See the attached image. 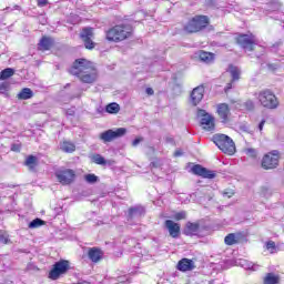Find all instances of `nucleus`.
Masks as SVG:
<instances>
[{"label": "nucleus", "instance_id": "obj_19", "mask_svg": "<svg viewBox=\"0 0 284 284\" xmlns=\"http://www.w3.org/2000/svg\"><path fill=\"white\" fill-rule=\"evenodd\" d=\"M196 265H194V261L190 258H182L178 263V270L180 272H192V270H195Z\"/></svg>", "mask_w": 284, "mask_h": 284}, {"label": "nucleus", "instance_id": "obj_5", "mask_svg": "<svg viewBox=\"0 0 284 284\" xmlns=\"http://www.w3.org/2000/svg\"><path fill=\"white\" fill-rule=\"evenodd\" d=\"M235 43H237L243 50L254 52L256 50V45H258V40L254 33H240L235 38Z\"/></svg>", "mask_w": 284, "mask_h": 284}, {"label": "nucleus", "instance_id": "obj_51", "mask_svg": "<svg viewBox=\"0 0 284 284\" xmlns=\"http://www.w3.org/2000/svg\"><path fill=\"white\" fill-rule=\"evenodd\" d=\"M118 281H119V283H125V277H123V276L118 277Z\"/></svg>", "mask_w": 284, "mask_h": 284}, {"label": "nucleus", "instance_id": "obj_22", "mask_svg": "<svg viewBox=\"0 0 284 284\" xmlns=\"http://www.w3.org/2000/svg\"><path fill=\"white\" fill-rule=\"evenodd\" d=\"M231 74L232 83H236V81H241V69L234 64H229V70Z\"/></svg>", "mask_w": 284, "mask_h": 284}, {"label": "nucleus", "instance_id": "obj_21", "mask_svg": "<svg viewBox=\"0 0 284 284\" xmlns=\"http://www.w3.org/2000/svg\"><path fill=\"white\" fill-rule=\"evenodd\" d=\"M88 257L92 263H99L103 258V251L97 247L89 248Z\"/></svg>", "mask_w": 284, "mask_h": 284}, {"label": "nucleus", "instance_id": "obj_46", "mask_svg": "<svg viewBox=\"0 0 284 284\" xmlns=\"http://www.w3.org/2000/svg\"><path fill=\"white\" fill-rule=\"evenodd\" d=\"M214 6H216V3H214V0H206L207 8H214Z\"/></svg>", "mask_w": 284, "mask_h": 284}, {"label": "nucleus", "instance_id": "obj_24", "mask_svg": "<svg viewBox=\"0 0 284 284\" xmlns=\"http://www.w3.org/2000/svg\"><path fill=\"white\" fill-rule=\"evenodd\" d=\"M145 214V207L138 205L129 209V217L134 219V216H143Z\"/></svg>", "mask_w": 284, "mask_h": 284}, {"label": "nucleus", "instance_id": "obj_32", "mask_svg": "<svg viewBox=\"0 0 284 284\" xmlns=\"http://www.w3.org/2000/svg\"><path fill=\"white\" fill-rule=\"evenodd\" d=\"M41 225H45V222L39 217L29 223L30 230H37V227H41Z\"/></svg>", "mask_w": 284, "mask_h": 284}, {"label": "nucleus", "instance_id": "obj_18", "mask_svg": "<svg viewBox=\"0 0 284 284\" xmlns=\"http://www.w3.org/2000/svg\"><path fill=\"white\" fill-rule=\"evenodd\" d=\"M201 224H199L197 222H186L185 227L183 230V234H185V236H196V234H199Z\"/></svg>", "mask_w": 284, "mask_h": 284}, {"label": "nucleus", "instance_id": "obj_27", "mask_svg": "<svg viewBox=\"0 0 284 284\" xmlns=\"http://www.w3.org/2000/svg\"><path fill=\"white\" fill-rule=\"evenodd\" d=\"M32 97H33V93H32V89L30 88L22 89L18 94V99H21L22 101H28V99H32Z\"/></svg>", "mask_w": 284, "mask_h": 284}, {"label": "nucleus", "instance_id": "obj_6", "mask_svg": "<svg viewBox=\"0 0 284 284\" xmlns=\"http://www.w3.org/2000/svg\"><path fill=\"white\" fill-rule=\"evenodd\" d=\"M257 99L263 108H276L280 105L278 98L270 89L261 91Z\"/></svg>", "mask_w": 284, "mask_h": 284}, {"label": "nucleus", "instance_id": "obj_3", "mask_svg": "<svg viewBox=\"0 0 284 284\" xmlns=\"http://www.w3.org/2000/svg\"><path fill=\"white\" fill-rule=\"evenodd\" d=\"M211 20L209 16L195 14L185 22L182 30L184 34H199L205 32L210 28Z\"/></svg>", "mask_w": 284, "mask_h": 284}, {"label": "nucleus", "instance_id": "obj_36", "mask_svg": "<svg viewBox=\"0 0 284 284\" xmlns=\"http://www.w3.org/2000/svg\"><path fill=\"white\" fill-rule=\"evenodd\" d=\"M245 154L250 156V159H256V156H258V151H256V149H245Z\"/></svg>", "mask_w": 284, "mask_h": 284}, {"label": "nucleus", "instance_id": "obj_23", "mask_svg": "<svg viewBox=\"0 0 284 284\" xmlns=\"http://www.w3.org/2000/svg\"><path fill=\"white\" fill-rule=\"evenodd\" d=\"M199 59L200 61H202L203 63H213L215 55L212 52H207V51H200L199 53Z\"/></svg>", "mask_w": 284, "mask_h": 284}, {"label": "nucleus", "instance_id": "obj_7", "mask_svg": "<svg viewBox=\"0 0 284 284\" xmlns=\"http://www.w3.org/2000/svg\"><path fill=\"white\" fill-rule=\"evenodd\" d=\"M69 271L70 262L67 260H61L54 263L52 270L49 273V278H51V281H58L60 276H63V274H68Z\"/></svg>", "mask_w": 284, "mask_h": 284}, {"label": "nucleus", "instance_id": "obj_16", "mask_svg": "<svg viewBox=\"0 0 284 284\" xmlns=\"http://www.w3.org/2000/svg\"><path fill=\"white\" fill-rule=\"evenodd\" d=\"M191 172L196 176H202L203 179H215L216 176V173H214V171H210L206 168H203L201 164L193 165Z\"/></svg>", "mask_w": 284, "mask_h": 284}, {"label": "nucleus", "instance_id": "obj_41", "mask_svg": "<svg viewBox=\"0 0 284 284\" xmlns=\"http://www.w3.org/2000/svg\"><path fill=\"white\" fill-rule=\"evenodd\" d=\"M233 194H234L233 190H226L223 192V196H226L227 199H232Z\"/></svg>", "mask_w": 284, "mask_h": 284}, {"label": "nucleus", "instance_id": "obj_47", "mask_svg": "<svg viewBox=\"0 0 284 284\" xmlns=\"http://www.w3.org/2000/svg\"><path fill=\"white\" fill-rule=\"evenodd\" d=\"M145 92H146V94H148L149 97H152V95L154 94V89H152V88H146Z\"/></svg>", "mask_w": 284, "mask_h": 284}, {"label": "nucleus", "instance_id": "obj_8", "mask_svg": "<svg viewBox=\"0 0 284 284\" xmlns=\"http://www.w3.org/2000/svg\"><path fill=\"white\" fill-rule=\"evenodd\" d=\"M197 119H200L201 128H203L206 132H212L214 131V128H216L214 116L203 109L197 110Z\"/></svg>", "mask_w": 284, "mask_h": 284}, {"label": "nucleus", "instance_id": "obj_31", "mask_svg": "<svg viewBox=\"0 0 284 284\" xmlns=\"http://www.w3.org/2000/svg\"><path fill=\"white\" fill-rule=\"evenodd\" d=\"M92 161L93 163H97V165H106L108 161H105V158H103V155L101 154H94L92 156Z\"/></svg>", "mask_w": 284, "mask_h": 284}, {"label": "nucleus", "instance_id": "obj_53", "mask_svg": "<svg viewBox=\"0 0 284 284\" xmlns=\"http://www.w3.org/2000/svg\"><path fill=\"white\" fill-rule=\"evenodd\" d=\"M151 165H152L153 168H158V166H159V163H158V162H152Z\"/></svg>", "mask_w": 284, "mask_h": 284}, {"label": "nucleus", "instance_id": "obj_43", "mask_svg": "<svg viewBox=\"0 0 284 284\" xmlns=\"http://www.w3.org/2000/svg\"><path fill=\"white\" fill-rule=\"evenodd\" d=\"M38 8H44V6H48V0H37Z\"/></svg>", "mask_w": 284, "mask_h": 284}, {"label": "nucleus", "instance_id": "obj_30", "mask_svg": "<svg viewBox=\"0 0 284 284\" xmlns=\"http://www.w3.org/2000/svg\"><path fill=\"white\" fill-rule=\"evenodd\" d=\"M24 165H27V168H30V170H34V168H37V156L29 155L24 162Z\"/></svg>", "mask_w": 284, "mask_h": 284}, {"label": "nucleus", "instance_id": "obj_39", "mask_svg": "<svg viewBox=\"0 0 284 284\" xmlns=\"http://www.w3.org/2000/svg\"><path fill=\"white\" fill-rule=\"evenodd\" d=\"M8 90H10V83H8V82L0 83L1 94H6V92H8Z\"/></svg>", "mask_w": 284, "mask_h": 284}, {"label": "nucleus", "instance_id": "obj_13", "mask_svg": "<svg viewBox=\"0 0 284 284\" xmlns=\"http://www.w3.org/2000/svg\"><path fill=\"white\" fill-rule=\"evenodd\" d=\"M217 116L221 121V123H232L234 119H236V115L239 114L236 112L235 108H217Z\"/></svg>", "mask_w": 284, "mask_h": 284}, {"label": "nucleus", "instance_id": "obj_44", "mask_svg": "<svg viewBox=\"0 0 284 284\" xmlns=\"http://www.w3.org/2000/svg\"><path fill=\"white\" fill-rule=\"evenodd\" d=\"M64 113L67 114V116H74V110L73 109H67L64 111Z\"/></svg>", "mask_w": 284, "mask_h": 284}, {"label": "nucleus", "instance_id": "obj_9", "mask_svg": "<svg viewBox=\"0 0 284 284\" xmlns=\"http://www.w3.org/2000/svg\"><path fill=\"white\" fill-rule=\"evenodd\" d=\"M126 132L128 130L125 128H119L115 130L109 129L100 133L99 139L104 143H112V141L121 139V136H125Z\"/></svg>", "mask_w": 284, "mask_h": 284}, {"label": "nucleus", "instance_id": "obj_37", "mask_svg": "<svg viewBox=\"0 0 284 284\" xmlns=\"http://www.w3.org/2000/svg\"><path fill=\"white\" fill-rule=\"evenodd\" d=\"M266 250H268L271 254H274V252H276V243L274 241H268L266 243Z\"/></svg>", "mask_w": 284, "mask_h": 284}, {"label": "nucleus", "instance_id": "obj_12", "mask_svg": "<svg viewBox=\"0 0 284 284\" xmlns=\"http://www.w3.org/2000/svg\"><path fill=\"white\" fill-rule=\"evenodd\" d=\"M55 176L62 185H70L77 179V173L72 169H63L57 171Z\"/></svg>", "mask_w": 284, "mask_h": 284}, {"label": "nucleus", "instance_id": "obj_38", "mask_svg": "<svg viewBox=\"0 0 284 284\" xmlns=\"http://www.w3.org/2000/svg\"><path fill=\"white\" fill-rule=\"evenodd\" d=\"M187 217V213L185 211H181L179 213H175L174 219L175 221H183Z\"/></svg>", "mask_w": 284, "mask_h": 284}, {"label": "nucleus", "instance_id": "obj_52", "mask_svg": "<svg viewBox=\"0 0 284 284\" xmlns=\"http://www.w3.org/2000/svg\"><path fill=\"white\" fill-rule=\"evenodd\" d=\"M166 141H168V143H174V139H172V138H168Z\"/></svg>", "mask_w": 284, "mask_h": 284}, {"label": "nucleus", "instance_id": "obj_15", "mask_svg": "<svg viewBox=\"0 0 284 284\" xmlns=\"http://www.w3.org/2000/svg\"><path fill=\"white\" fill-rule=\"evenodd\" d=\"M54 45L55 42L52 37L42 36L37 44V49L39 52H50Z\"/></svg>", "mask_w": 284, "mask_h": 284}, {"label": "nucleus", "instance_id": "obj_48", "mask_svg": "<svg viewBox=\"0 0 284 284\" xmlns=\"http://www.w3.org/2000/svg\"><path fill=\"white\" fill-rule=\"evenodd\" d=\"M105 108H119V103L111 102V103L106 104Z\"/></svg>", "mask_w": 284, "mask_h": 284}, {"label": "nucleus", "instance_id": "obj_26", "mask_svg": "<svg viewBox=\"0 0 284 284\" xmlns=\"http://www.w3.org/2000/svg\"><path fill=\"white\" fill-rule=\"evenodd\" d=\"M60 150H62V152L72 153L77 150V145L70 141H64L60 144Z\"/></svg>", "mask_w": 284, "mask_h": 284}, {"label": "nucleus", "instance_id": "obj_42", "mask_svg": "<svg viewBox=\"0 0 284 284\" xmlns=\"http://www.w3.org/2000/svg\"><path fill=\"white\" fill-rule=\"evenodd\" d=\"M11 151L12 152H21V144H12Z\"/></svg>", "mask_w": 284, "mask_h": 284}, {"label": "nucleus", "instance_id": "obj_14", "mask_svg": "<svg viewBox=\"0 0 284 284\" xmlns=\"http://www.w3.org/2000/svg\"><path fill=\"white\" fill-rule=\"evenodd\" d=\"M205 97V84H200L195 87L190 94V103L191 105H199L201 101H203V98Z\"/></svg>", "mask_w": 284, "mask_h": 284}, {"label": "nucleus", "instance_id": "obj_33", "mask_svg": "<svg viewBox=\"0 0 284 284\" xmlns=\"http://www.w3.org/2000/svg\"><path fill=\"white\" fill-rule=\"evenodd\" d=\"M240 265H242V267H244L245 270H253V272H256L258 270V265H252L245 260H241Z\"/></svg>", "mask_w": 284, "mask_h": 284}, {"label": "nucleus", "instance_id": "obj_29", "mask_svg": "<svg viewBox=\"0 0 284 284\" xmlns=\"http://www.w3.org/2000/svg\"><path fill=\"white\" fill-rule=\"evenodd\" d=\"M10 77H14V69L12 68L3 69L0 72V81H6V79H10Z\"/></svg>", "mask_w": 284, "mask_h": 284}, {"label": "nucleus", "instance_id": "obj_40", "mask_svg": "<svg viewBox=\"0 0 284 284\" xmlns=\"http://www.w3.org/2000/svg\"><path fill=\"white\" fill-rule=\"evenodd\" d=\"M233 85H234V82H232V80H231V81L225 85V88H224L225 94H227V92H230V90H232Z\"/></svg>", "mask_w": 284, "mask_h": 284}, {"label": "nucleus", "instance_id": "obj_25", "mask_svg": "<svg viewBox=\"0 0 284 284\" xmlns=\"http://www.w3.org/2000/svg\"><path fill=\"white\" fill-rule=\"evenodd\" d=\"M239 239H241V234L239 233H230L224 237L225 245H236L239 243Z\"/></svg>", "mask_w": 284, "mask_h": 284}, {"label": "nucleus", "instance_id": "obj_2", "mask_svg": "<svg viewBox=\"0 0 284 284\" xmlns=\"http://www.w3.org/2000/svg\"><path fill=\"white\" fill-rule=\"evenodd\" d=\"M105 40L109 43H123L134 37V27L129 23H120L110 27L104 31Z\"/></svg>", "mask_w": 284, "mask_h": 284}, {"label": "nucleus", "instance_id": "obj_28", "mask_svg": "<svg viewBox=\"0 0 284 284\" xmlns=\"http://www.w3.org/2000/svg\"><path fill=\"white\" fill-rule=\"evenodd\" d=\"M281 277L274 273H267L264 277V284H278Z\"/></svg>", "mask_w": 284, "mask_h": 284}, {"label": "nucleus", "instance_id": "obj_11", "mask_svg": "<svg viewBox=\"0 0 284 284\" xmlns=\"http://www.w3.org/2000/svg\"><path fill=\"white\" fill-rule=\"evenodd\" d=\"M278 151L274 150L267 154H265L262 159V168L264 170H274L278 168Z\"/></svg>", "mask_w": 284, "mask_h": 284}, {"label": "nucleus", "instance_id": "obj_54", "mask_svg": "<svg viewBox=\"0 0 284 284\" xmlns=\"http://www.w3.org/2000/svg\"><path fill=\"white\" fill-rule=\"evenodd\" d=\"M219 108H229L227 104H220Z\"/></svg>", "mask_w": 284, "mask_h": 284}, {"label": "nucleus", "instance_id": "obj_10", "mask_svg": "<svg viewBox=\"0 0 284 284\" xmlns=\"http://www.w3.org/2000/svg\"><path fill=\"white\" fill-rule=\"evenodd\" d=\"M80 39L84 43V48L87 50H94L97 48V43L94 42V28L85 27L80 32Z\"/></svg>", "mask_w": 284, "mask_h": 284}, {"label": "nucleus", "instance_id": "obj_35", "mask_svg": "<svg viewBox=\"0 0 284 284\" xmlns=\"http://www.w3.org/2000/svg\"><path fill=\"white\" fill-rule=\"evenodd\" d=\"M0 243H3V245H8V243H10V237L8 235V232L0 231Z\"/></svg>", "mask_w": 284, "mask_h": 284}, {"label": "nucleus", "instance_id": "obj_55", "mask_svg": "<svg viewBox=\"0 0 284 284\" xmlns=\"http://www.w3.org/2000/svg\"><path fill=\"white\" fill-rule=\"evenodd\" d=\"M268 68L271 69V70H274L275 68H274V64H268Z\"/></svg>", "mask_w": 284, "mask_h": 284}, {"label": "nucleus", "instance_id": "obj_34", "mask_svg": "<svg viewBox=\"0 0 284 284\" xmlns=\"http://www.w3.org/2000/svg\"><path fill=\"white\" fill-rule=\"evenodd\" d=\"M84 181H87V183L94 184L99 182V176L95 174H87L84 176Z\"/></svg>", "mask_w": 284, "mask_h": 284}, {"label": "nucleus", "instance_id": "obj_4", "mask_svg": "<svg viewBox=\"0 0 284 284\" xmlns=\"http://www.w3.org/2000/svg\"><path fill=\"white\" fill-rule=\"evenodd\" d=\"M213 142L219 150L224 152V154L232 156V154L236 152V144H234V140L225 134H215L213 136Z\"/></svg>", "mask_w": 284, "mask_h": 284}, {"label": "nucleus", "instance_id": "obj_1", "mask_svg": "<svg viewBox=\"0 0 284 284\" xmlns=\"http://www.w3.org/2000/svg\"><path fill=\"white\" fill-rule=\"evenodd\" d=\"M68 72L87 85H93L95 81H99V69H97L94 62L85 58L75 59Z\"/></svg>", "mask_w": 284, "mask_h": 284}, {"label": "nucleus", "instance_id": "obj_50", "mask_svg": "<svg viewBox=\"0 0 284 284\" xmlns=\"http://www.w3.org/2000/svg\"><path fill=\"white\" fill-rule=\"evenodd\" d=\"M174 156H183V152L180 150L175 151Z\"/></svg>", "mask_w": 284, "mask_h": 284}, {"label": "nucleus", "instance_id": "obj_45", "mask_svg": "<svg viewBox=\"0 0 284 284\" xmlns=\"http://www.w3.org/2000/svg\"><path fill=\"white\" fill-rule=\"evenodd\" d=\"M141 141H143V138H138V139L133 140V142H132L133 148H136V145H139V143H141Z\"/></svg>", "mask_w": 284, "mask_h": 284}, {"label": "nucleus", "instance_id": "obj_17", "mask_svg": "<svg viewBox=\"0 0 284 284\" xmlns=\"http://www.w3.org/2000/svg\"><path fill=\"white\" fill-rule=\"evenodd\" d=\"M164 225L172 239H179L181 236V224L172 221V220H166L164 222Z\"/></svg>", "mask_w": 284, "mask_h": 284}, {"label": "nucleus", "instance_id": "obj_49", "mask_svg": "<svg viewBox=\"0 0 284 284\" xmlns=\"http://www.w3.org/2000/svg\"><path fill=\"white\" fill-rule=\"evenodd\" d=\"M265 125V120H262L258 124L260 132H263V126Z\"/></svg>", "mask_w": 284, "mask_h": 284}, {"label": "nucleus", "instance_id": "obj_20", "mask_svg": "<svg viewBox=\"0 0 284 284\" xmlns=\"http://www.w3.org/2000/svg\"><path fill=\"white\" fill-rule=\"evenodd\" d=\"M120 110L121 108H99L95 110L94 116L95 119H101L106 114H119Z\"/></svg>", "mask_w": 284, "mask_h": 284}]
</instances>
